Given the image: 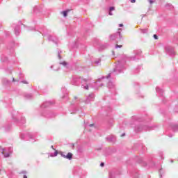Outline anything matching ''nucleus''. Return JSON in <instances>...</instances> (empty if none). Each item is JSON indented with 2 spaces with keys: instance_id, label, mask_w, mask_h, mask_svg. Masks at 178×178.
<instances>
[{
  "instance_id": "38",
  "label": "nucleus",
  "mask_w": 178,
  "mask_h": 178,
  "mask_svg": "<svg viewBox=\"0 0 178 178\" xmlns=\"http://www.w3.org/2000/svg\"><path fill=\"white\" fill-rule=\"evenodd\" d=\"M165 173V172L163 171V168H160L159 169V175H160V177L162 178V175H163Z\"/></svg>"
},
{
  "instance_id": "7",
  "label": "nucleus",
  "mask_w": 178,
  "mask_h": 178,
  "mask_svg": "<svg viewBox=\"0 0 178 178\" xmlns=\"http://www.w3.org/2000/svg\"><path fill=\"white\" fill-rule=\"evenodd\" d=\"M35 137H37V134L35 133L27 132L20 134L21 140H24L25 141H30L31 140L32 141H35Z\"/></svg>"
},
{
  "instance_id": "9",
  "label": "nucleus",
  "mask_w": 178,
  "mask_h": 178,
  "mask_svg": "<svg viewBox=\"0 0 178 178\" xmlns=\"http://www.w3.org/2000/svg\"><path fill=\"white\" fill-rule=\"evenodd\" d=\"M81 88H83L84 90H88V88H90V87H91L92 88H95V90H98V86H92V85H91V80L90 79H83L81 81Z\"/></svg>"
},
{
  "instance_id": "58",
  "label": "nucleus",
  "mask_w": 178,
  "mask_h": 178,
  "mask_svg": "<svg viewBox=\"0 0 178 178\" xmlns=\"http://www.w3.org/2000/svg\"><path fill=\"white\" fill-rule=\"evenodd\" d=\"M131 3H136V0H131Z\"/></svg>"
},
{
  "instance_id": "40",
  "label": "nucleus",
  "mask_w": 178,
  "mask_h": 178,
  "mask_svg": "<svg viewBox=\"0 0 178 178\" xmlns=\"http://www.w3.org/2000/svg\"><path fill=\"white\" fill-rule=\"evenodd\" d=\"M155 166V163L154 161H151L149 164V168H154Z\"/></svg>"
},
{
  "instance_id": "48",
  "label": "nucleus",
  "mask_w": 178,
  "mask_h": 178,
  "mask_svg": "<svg viewBox=\"0 0 178 178\" xmlns=\"http://www.w3.org/2000/svg\"><path fill=\"white\" fill-rule=\"evenodd\" d=\"M153 37H154V40H158V35L154 34V35H153Z\"/></svg>"
},
{
  "instance_id": "31",
  "label": "nucleus",
  "mask_w": 178,
  "mask_h": 178,
  "mask_svg": "<svg viewBox=\"0 0 178 178\" xmlns=\"http://www.w3.org/2000/svg\"><path fill=\"white\" fill-rule=\"evenodd\" d=\"M141 69H143V66L141 65H138L135 70H134V74H137L138 73L140 72V70H141Z\"/></svg>"
},
{
  "instance_id": "29",
  "label": "nucleus",
  "mask_w": 178,
  "mask_h": 178,
  "mask_svg": "<svg viewBox=\"0 0 178 178\" xmlns=\"http://www.w3.org/2000/svg\"><path fill=\"white\" fill-rule=\"evenodd\" d=\"M113 10H115V6H111L108 8V12L109 16H113V13H112Z\"/></svg>"
},
{
  "instance_id": "47",
  "label": "nucleus",
  "mask_w": 178,
  "mask_h": 178,
  "mask_svg": "<svg viewBox=\"0 0 178 178\" xmlns=\"http://www.w3.org/2000/svg\"><path fill=\"white\" fill-rule=\"evenodd\" d=\"M109 177L110 178H115V177L113 176V174L112 172L110 173Z\"/></svg>"
},
{
  "instance_id": "28",
  "label": "nucleus",
  "mask_w": 178,
  "mask_h": 178,
  "mask_svg": "<svg viewBox=\"0 0 178 178\" xmlns=\"http://www.w3.org/2000/svg\"><path fill=\"white\" fill-rule=\"evenodd\" d=\"M59 65H62V66H63L66 69L69 68V63H67V62L66 61H60Z\"/></svg>"
},
{
  "instance_id": "62",
  "label": "nucleus",
  "mask_w": 178,
  "mask_h": 178,
  "mask_svg": "<svg viewBox=\"0 0 178 178\" xmlns=\"http://www.w3.org/2000/svg\"><path fill=\"white\" fill-rule=\"evenodd\" d=\"M19 77H23V74L19 73Z\"/></svg>"
},
{
  "instance_id": "27",
  "label": "nucleus",
  "mask_w": 178,
  "mask_h": 178,
  "mask_svg": "<svg viewBox=\"0 0 178 178\" xmlns=\"http://www.w3.org/2000/svg\"><path fill=\"white\" fill-rule=\"evenodd\" d=\"M24 97L25 98V99H33L34 98V96L33 95V94L31 93H24Z\"/></svg>"
},
{
  "instance_id": "12",
  "label": "nucleus",
  "mask_w": 178,
  "mask_h": 178,
  "mask_svg": "<svg viewBox=\"0 0 178 178\" xmlns=\"http://www.w3.org/2000/svg\"><path fill=\"white\" fill-rule=\"evenodd\" d=\"M165 52L168 55L173 58L175 55H176V53L175 52V49L172 47L171 46H167L165 48Z\"/></svg>"
},
{
  "instance_id": "37",
  "label": "nucleus",
  "mask_w": 178,
  "mask_h": 178,
  "mask_svg": "<svg viewBox=\"0 0 178 178\" xmlns=\"http://www.w3.org/2000/svg\"><path fill=\"white\" fill-rule=\"evenodd\" d=\"M62 13H63L64 17H66L67 16V13H69V10L62 11Z\"/></svg>"
},
{
  "instance_id": "59",
  "label": "nucleus",
  "mask_w": 178,
  "mask_h": 178,
  "mask_svg": "<svg viewBox=\"0 0 178 178\" xmlns=\"http://www.w3.org/2000/svg\"><path fill=\"white\" fill-rule=\"evenodd\" d=\"M124 136H126V134L123 133V134H122L121 137H124Z\"/></svg>"
},
{
  "instance_id": "13",
  "label": "nucleus",
  "mask_w": 178,
  "mask_h": 178,
  "mask_svg": "<svg viewBox=\"0 0 178 178\" xmlns=\"http://www.w3.org/2000/svg\"><path fill=\"white\" fill-rule=\"evenodd\" d=\"M107 87L109 88L111 92H112L113 95H116V87L115 86V84H113V82L108 81Z\"/></svg>"
},
{
  "instance_id": "61",
  "label": "nucleus",
  "mask_w": 178,
  "mask_h": 178,
  "mask_svg": "<svg viewBox=\"0 0 178 178\" xmlns=\"http://www.w3.org/2000/svg\"><path fill=\"white\" fill-rule=\"evenodd\" d=\"M8 104H9V105H10V104H12V99H9Z\"/></svg>"
},
{
  "instance_id": "14",
  "label": "nucleus",
  "mask_w": 178,
  "mask_h": 178,
  "mask_svg": "<svg viewBox=\"0 0 178 178\" xmlns=\"http://www.w3.org/2000/svg\"><path fill=\"white\" fill-rule=\"evenodd\" d=\"M60 154L62 158H65V159H68L69 161L73 159V154L72 152H68L66 155L65 154V152H61Z\"/></svg>"
},
{
  "instance_id": "46",
  "label": "nucleus",
  "mask_w": 178,
  "mask_h": 178,
  "mask_svg": "<svg viewBox=\"0 0 178 178\" xmlns=\"http://www.w3.org/2000/svg\"><path fill=\"white\" fill-rule=\"evenodd\" d=\"M132 176H134V177H138V172H136L135 174H132Z\"/></svg>"
},
{
  "instance_id": "64",
  "label": "nucleus",
  "mask_w": 178,
  "mask_h": 178,
  "mask_svg": "<svg viewBox=\"0 0 178 178\" xmlns=\"http://www.w3.org/2000/svg\"><path fill=\"white\" fill-rule=\"evenodd\" d=\"M23 178H27V175H24Z\"/></svg>"
},
{
  "instance_id": "63",
  "label": "nucleus",
  "mask_w": 178,
  "mask_h": 178,
  "mask_svg": "<svg viewBox=\"0 0 178 178\" xmlns=\"http://www.w3.org/2000/svg\"><path fill=\"white\" fill-rule=\"evenodd\" d=\"M51 148H52V149H54V151H55V148H54V145H51Z\"/></svg>"
},
{
  "instance_id": "5",
  "label": "nucleus",
  "mask_w": 178,
  "mask_h": 178,
  "mask_svg": "<svg viewBox=\"0 0 178 178\" xmlns=\"http://www.w3.org/2000/svg\"><path fill=\"white\" fill-rule=\"evenodd\" d=\"M55 104V101L49 100L44 102L40 108V115L43 118L51 119L55 118L56 115L49 110V107Z\"/></svg>"
},
{
  "instance_id": "20",
  "label": "nucleus",
  "mask_w": 178,
  "mask_h": 178,
  "mask_svg": "<svg viewBox=\"0 0 178 178\" xmlns=\"http://www.w3.org/2000/svg\"><path fill=\"white\" fill-rule=\"evenodd\" d=\"M156 92L157 97H162L163 98V89H161L159 87H156Z\"/></svg>"
},
{
  "instance_id": "54",
  "label": "nucleus",
  "mask_w": 178,
  "mask_h": 178,
  "mask_svg": "<svg viewBox=\"0 0 178 178\" xmlns=\"http://www.w3.org/2000/svg\"><path fill=\"white\" fill-rule=\"evenodd\" d=\"M112 111V108L111 107H108L107 109V112H111Z\"/></svg>"
},
{
  "instance_id": "24",
  "label": "nucleus",
  "mask_w": 178,
  "mask_h": 178,
  "mask_svg": "<svg viewBox=\"0 0 178 178\" xmlns=\"http://www.w3.org/2000/svg\"><path fill=\"white\" fill-rule=\"evenodd\" d=\"M134 88L135 90H136V94L138 95V97H141V98H143V95H141L140 94V91H138L139 88H140V86L138 85V83H136L134 85Z\"/></svg>"
},
{
  "instance_id": "39",
  "label": "nucleus",
  "mask_w": 178,
  "mask_h": 178,
  "mask_svg": "<svg viewBox=\"0 0 178 178\" xmlns=\"http://www.w3.org/2000/svg\"><path fill=\"white\" fill-rule=\"evenodd\" d=\"M62 51H60V50H58V59H62V56H60V53H61Z\"/></svg>"
},
{
  "instance_id": "55",
  "label": "nucleus",
  "mask_w": 178,
  "mask_h": 178,
  "mask_svg": "<svg viewBox=\"0 0 178 178\" xmlns=\"http://www.w3.org/2000/svg\"><path fill=\"white\" fill-rule=\"evenodd\" d=\"M175 112H178V106L177 107H175V109H174Z\"/></svg>"
},
{
  "instance_id": "60",
  "label": "nucleus",
  "mask_w": 178,
  "mask_h": 178,
  "mask_svg": "<svg viewBox=\"0 0 178 178\" xmlns=\"http://www.w3.org/2000/svg\"><path fill=\"white\" fill-rule=\"evenodd\" d=\"M118 26L119 27H123V24H120Z\"/></svg>"
},
{
  "instance_id": "50",
  "label": "nucleus",
  "mask_w": 178,
  "mask_h": 178,
  "mask_svg": "<svg viewBox=\"0 0 178 178\" xmlns=\"http://www.w3.org/2000/svg\"><path fill=\"white\" fill-rule=\"evenodd\" d=\"M122 45H119V44H116L115 45V48L118 49V48H122Z\"/></svg>"
},
{
  "instance_id": "36",
  "label": "nucleus",
  "mask_w": 178,
  "mask_h": 178,
  "mask_svg": "<svg viewBox=\"0 0 178 178\" xmlns=\"http://www.w3.org/2000/svg\"><path fill=\"white\" fill-rule=\"evenodd\" d=\"M140 33H142V34H147V33H148V29H140Z\"/></svg>"
},
{
  "instance_id": "19",
  "label": "nucleus",
  "mask_w": 178,
  "mask_h": 178,
  "mask_svg": "<svg viewBox=\"0 0 178 178\" xmlns=\"http://www.w3.org/2000/svg\"><path fill=\"white\" fill-rule=\"evenodd\" d=\"M106 140L108 143H115L116 141V136L110 135L106 138Z\"/></svg>"
},
{
  "instance_id": "44",
  "label": "nucleus",
  "mask_w": 178,
  "mask_h": 178,
  "mask_svg": "<svg viewBox=\"0 0 178 178\" xmlns=\"http://www.w3.org/2000/svg\"><path fill=\"white\" fill-rule=\"evenodd\" d=\"M166 135L168 136V137L170 138H172V136H173V134H169V131H166Z\"/></svg>"
},
{
  "instance_id": "49",
  "label": "nucleus",
  "mask_w": 178,
  "mask_h": 178,
  "mask_svg": "<svg viewBox=\"0 0 178 178\" xmlns=\"http://www.w3.org/2000/svg\"><path fill=\"white\" fill-rule=\"evenodd\" d=\"M100 166H101L102 168H104V166H105V163L102 162V163H100Z\"/></svg>"
},
{
  "instance_id": "11",
  "label": "nucleus",
  "mask_w": 178,
  "mask_h": 178,
  "mask_svg": "<svg viewBox=\"0 0 178 178\" xmlns=\"http://www.w3.org/2000/svg\"><path fill=\"white\" fill-rule=\"evenodd\" d=\"M80 79L81 78L77 75L72 76L71 79V84L72 86H80Z\"/></svg>"
},
{
  "instance_id": "51",
  "label": "nucleus",
  "mask_w": 178,
  "mask_h": 178,
  "mask_svg": "<svg viewBox=\"0 0 178 178\" xmlns=\"http://www.w3.org/2000/svg\"><path fill=\"white\" fill-rule=\"evenodd\" d=\"M55 72H58V70H60V68L58 67L56 69H53Z\"/></svg>"
},
{
  "instance_id": "16",
  "label": "nucleus",
  "mask_w": 178,
  "mask_h": 178,
  "mask_svg": "<svg viewBox=\"0 0 178 178\" xmlns=\"http://www.w3.org/2000/svg\"><path fill=\"white\" fill-rule=\"evenodd\" d=\"M167 124L170 129L172 130V131H178V126L177 124L173 122H167Z\"/></svg>"
},
{
  "instance_id": "25",
  "label": "nucleus",
  "mask_w": 178,
  "mask_h": 178,
  "mask_svg": "<svg viewBox=\"0 0 178 178\" xmlns=\"http://www.w3.org/2000/svg\"><path fill=\"white\" fill-rule=\"evenodd\" d=\"M136 161L138 163H142L143 166H147V163L144 161V159L142 157H138Z\"/></svg>"
},
{
  "instance_id": "33",
  "label": "nucleus",
  "mask_w": 178,
  "mask_h": 178,
  "mask_svg": "<svg viewBox=\"0 0 178 178\" xmlns=\"http://www.w3.org/2000/svg\"><path fill=\"white\" fill-rule=\"evenodd\" d=\"M139 148H141L143 152H145L147 151V147H145V146L143 144H140L139 145Z\"/></svg>"
},
{
  "instance_id": "18",
  "label": "nucleus",
  "mask_w": 178,
  "mask_h": 178,
  "mask_svg": "<svg viewBox=\"0 0 178 178\" xmlns=\"http://www.w3.org/2000/svg\"><path fill=\"white\" fill-rule=\"evenodd\" d=\"M13 27L14 28V31H15V35H19L20 34V31H22V28L20 27V25H15L13 24Z\"/></svg>"
},
{
  "instance_id": "8",
  "label": "nucleus",
  "mask_w": 178,
  "mask_h": 178,
  "mask_svg": "<svg viewBox=\"0 0 178 178\" xmlns=\"http://www.w3.org/2000/svg\"><path fill=\"white\" fill-rule=\"evenodd\" d=\"M122 31H123V29L122 28L118 29V31L110 35V40H112L113 41H116V42H119V41H121V40L123 38L122 36Z\"/></svg>"
},
{
  "instance_id": "41",
  "label": "nucleus",
  "mask_w": 178,
  "mask_h": 178,
  "mask_svg": "<svg viewBox=\"0 0 178 178\" xmlns=\"http://www.w3.org/2000/svg\"><path fill=\"white\" fill-rule=\"evenodd\" d=\"M159 156L161 157V159H163V152H159Z\"/></svg>"
},
{
  "instance_id": "1",
  "label": "nucleus",
  "mask_w": 178,
  "mask_h": 178,
  "mask_svg": "<svg viewBox=\"0 0 178 178\" xmlns=\"http://www.w3.org/2000/svg\"><path fill=\"white\" fill-rule=\"evenodd\" d=\"M142 53L143 51H141V50H134V56L127 57V56L124 54L120 56V60H118V63L115 65L113 71L109 73L106 76H102V78H99L97 81H101V80H104V79H109L110 77H112V79H113L115 76H118V74L123 73V72L126 70V61L136 60V59H140V56H141Z\"/></svg>"
},
{
  "instance_id": "21",
  "label": "nucleus",
  "mask_w": 178,
  "mask_h": 178,
  "mask_svg": "<svg viewBox=\"0 0 178 178\" xmlns=\"http://www.w3.org/2000/svg\"><path fill=\"white\" fill-rule=\"evenodd\" d=\"M42 12V6H35L33 8V15H38V13H41Z\"/></svg>"
},
{
  "instance_id": "6",
  "label": "nucleus",
  "mask_w": 178,
  "mask_h": 178,
  "mask_svg": "<svg viewBox=\"0 0 178 178\" xmlns=\"http://www.w3.org/2000/svg\"><path fill=\"white\" fill-rule=\"evenodd\" d=\"M11 116L13 121L14 123H16V124H18L20 126V123L22 124H24L26 123V118L23 117L19 111H15V110H13L11 112Z\"/></svg>"
},
{
  "instance_id": "30",
  "label": "nucleus",
  "mask_w": 178,
  "mask_h": 178,
  "mask_svg": "<svg viewBox=\"0 0 178 178\" xmlns=\"http://www.w3.org/2000/svg\"><path fill=\"white\" fill-rule=\"evenodd\" d=\"M92 63H93V65H95V66H100L101 65V58H98V59L95 60Z\"/></svg>"
},
{
  "instance_id": "3",
  "label": "nucleus",
  "mask_w": 178,
  "mask_h": 178,
  "mask_svg": "<svg viewBox=\"0 0 178 178\" xmlns=\"http://www.w3.org/2000/svg\"><path fill=\"white\" fill-rule=\"evenodd\" d=\"M95 98V95L94 93H91L88 95V97H86V100L80 99L79 101H76L74 102H72L69 107V111L70 113H76V112H81V113L79 115L80 118L83 116V107H81V105H80V102H84V104H90V102H92Z\"/></svg>"
},
{
  "instance_id": "52",
  "label": "nucleus",
  "mask_w": 178,
  "mask_h": 178,
  "mask_svg": "<svg viewBox=\"0 0 178 178\" xmlns=\"http://www.w3.org/2000/svg\"><path fill=\"white\" fill-rule=\"evenodd\" d=\"M149 2L151 5H152V3H154L155 1H154V0H149Z\"/></svg>"
},
{
  "instance_id": "10",
  "label": "nucleus",
  "mask_w": 178,
  "mask_h": 178,
  "mask_svg": "<svg viewBox=\"0 0 178 178\" xmlns=\"http://www.w3.org/2000/svg\"><path fill=\"white\" fill-rule=\"evenodd\" d=\"M13 151V149L12 147L3 148L1 149V154L3 155L4 158H9Z\"/></svg>"
},
{
  "instance_id": "42",
  "label": "nucleus",
  "mask_w": 178,
  "mask_h": 178,
  "mask_svg": "<svg viewBox=\"0 0 178 178\" xmlns=\"http://www.w3.org/2000/svg\"><path fill=\"white\" fill-rule=\"evenodd\" d=\"M2 173H5V170H2V167L0 165V175H2Z\"/></svg>"
},
{
  "instance_id": "26",
  "label": "nucleus",
  "mask_w": 178,
  "mask_h": 178,
  "mask_svg": "<svg viewBox=\"0 0 178 178\" xmlns=\"http://www.w3.org/2000/svg\"><path fill=\"white\" fill-rule=\"evenodd\" d=\"M108 47H109V44L108 43L102 44L99 47V51H104V49H106Z\"/></svg>"
},
{
  "instance_id": "53",
  "label": "nucleus",
  "mask_w": 178,
  "mask_h": 178,
  "mask_svg": "<svg viewBox=\"0 0 178 178\" xmlns=\"http://www.w3.org/2000/svg\"><path fill=\"white\" fill-rule=\"evenodd\" d=\"M7 73H12V70H6Z\"/></svg>"
},
{
  "instance_id": "57",
  "label": "nucleus",
  "mask_w": 178,
  "mask_h": 178,
  "mask_svg": "<svg viewBox=\"0 0 178 178\" xmlns=\"http://www.w3.org/2000/svg\"><path fill=\"white\" fill-rule=\"evenodd\" d=\"M89 126H90V127H94V126H95V124H90Z\"/></svg>"
},
{
  "instance_id": "56",
  "label": "nucleus",
  "mask_w": 178,
  "mask_h": 178,
  "mask_svg": "<svg viewBox=\"0 0 178 178\" xmlns=\"http://www.w3.org/2000/svg\"><path fill=\"white\" fill-rule=\"evenodd\" d=\"M21 173H22V175H26L27 173V171H22Z\"/></svg>"
},
{
  "instance_id": "23",
  "label": "nucleus",
  "mask_w": 178,
  "mask_h": 178,
  "mask_svg": "<svg viewBox=\"0 0 178 178\" xmlns=\"http://www.w3.org/2000/svg\"><path fill=\"white\" fill-rule=\"evenodd\" d=\"M1 61L4 63H8V62H9V59L8 58V56H6V55L2 54L1 56Z\"/></svg>"
},
{
  "instance_id": "22",
  "label": "nucleus",
  "mask_w": 178,
  "mask_h": 178,
  "mask_svg": "<svg viewBox=\"0 0 178 178\" xmlns=\"http://www.w3.org/2000/svg\"><path fill=\"white\" fill-rule=\"evenodd\" d=\"M1 83H2L3 86H10L11 82L6 78H2Z\"/></svg>"
},
{
  "instance_id": "17",
  "label": "nucleus",
  "mask_w": 178,
  "mask_h": 178,
  "mask_svg": "<svg viewBox=\"0 0 178 178\" xmlns=\"http://www.w3.org/2000/svg\"><path fill=\"white\" fill-rule=\"evenodd\" d=\"M73 172L75 175H78L79 176H81V175H83L84 171H83V169H81V168H80L79 166H76L74 168Z\"/></svg>"
},
{
  "instance_id": "2",
  "label": "nucleus",
  "mask_w": 178,
  "mask_h": 178,
  "mask_svg": "<svg viewBox=\"0 0 178 178\" xmlns=\"http://www.w3.org/2000/svg\"><path fill=\"white\" fill-rule=\"evenodd\" d=\"M151 117L147 116L146 118L137 115L131 117L129 124L131 127H134L135 133H140L141 131H150V130H155L156 126H149L148 122H150Z\"/></svg>"
},
{
  "instance_id": "15",
  "label": "nucleus",
  "mask_w": 178,
  "mask_h": 178,
  "mask_svg": "<svg viewBox=\"0 0 178 178\" xmlns=\"http://www.w3.org/2000/svg\"><path fill=\"white\" fill-rule=\"evenodd\" d=\"M61 92L63 93L62 99H64L65 101H67L69 99L68 97V93H67V90L66 88L63 87L61 88Z\"/></svg>"
},
{
  "instance_id": "45",
  "label": "nucleus",
  "mask_w": 178,
  "mask_h": 178,
  "mask_svg": "<svg viewBox=\"0 0 178 178\" xmlns=\"http://www.w3.org/2000/svg\"><path fill=\"white\" fill-rule=\"evenodd\" d=\"M5 34H6V37H9V36L10 35V32H9V31H6V32H5Z\"/></svg>"
},
{
  "instance_id": "43",
  "label": "nucleus",
  "mask_w": 178,
  "mask_h": 178,
  "mask_svg": "<svg viewBox=\"0 0 178 178\" xmlns=\"http://www.w3.org/2000/svg\"><path fill=\"white\" fill-rule=\"evenodd\" d=\"M21 83H22L23 84H29V81H27L26 80L21 81Z\"/></svg>"
},
{
  "instance_id": "32",
  "label": "nucleus",
  "mask_w": 178,
  "mask_h": 178,
  "mask_svg": "<svg viewBox=\"0 0 178 178\" xmlns=\"http://www.w3.org/2000/svg\"><path fill=\"white\" fill-rule=\"evenodd\" d=\"M58 152L56 150L54 153H50V156L54 158V156H58Z\"/></svg>"
},
{
  "instance_id": "4",
  "label": "nucleus",
  "mask_w": 178,
  "mask_h": 178,
  "mask_svg": "<svg viewBox=\"0 0 178 178\" xmlns=\"http://www.w3.org/2000/svg\"><path fill=\"white\" fill-rule=\"evenodd\" d=\"M26 30L29 31H38L40 34H42L43 37H45L47 35V40L49 42H53L56 45H58L59 44V39L56 35H49V31L47 29L45 26L40 27L39 29L28 26L26 27Z\"/></svg>"
},
{
  "instance_id": "35",
  "label": "nucleus",
  "mask_w": 178,
  "mask_h": 178,
  "mask_svg": "<svg viewBox=\"0 0 178 178\" xmlns=\"http://www.w3.org/2000/svg\"><path fill=\"white\" fill-rule=\"evenodd\" d=\"M165 8H167V9H173V6L171 3H166L165 4Z\"/></svg>"
},
{
  "instance_id": "34",
  "label": "nucleus",
  "mask_w": 178,
  "mask_h": 178,
  "mask_svg": "<svg viewBox=\"0 0 178 178\" xmlns=\"http://www.w3.org/2000/svg\"><path fill=\"white\" fill-rule=\"evenodd\" d=\"M11 127L12 126L10 124H8L6 127H4V131H9Z\"/></svg>"
}]
</instances>
